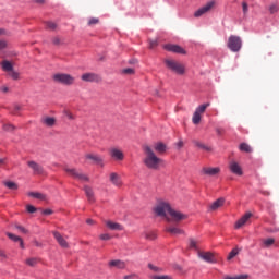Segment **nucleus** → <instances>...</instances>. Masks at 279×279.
Returning <instances> with one entry per match:
<instances>
[{"instance_id": "1", "label": "nucleus", "mask_w": 279, "mask_h": 279, "mask_svg": "<svg viewBox=\"0 0 279 279\" xmlns=\"http://www.w3.org/2000/svg\"><path fill=\"white\" fill-rule=\"evenodd\" d=\"M155 213L156 215H158V217H165L167 221H172L173 223H180V221L189 219V216L186 214H183L178 209H173L171 207V204L167 202L159 203L155 207Z\"/></svg>"}, {"instance_id": "2", "label": "nucleus", "mask_w": 279, "mask_h": 279, "mask_svg": "<svg viewBox=\"0 0 279 279\" xmlns=\"http://www.w3.org/2000/svg\"><path fill=\"white\" fill-rule=\"evenodd\" d=\"M144 153L146 155V157L144 158V165L148 169L158 171V169H160V166L165 162V160L156 156V153H154V149H151L149 146H144Z\"/></svg>"}, {"instance_id": "3", "label": "nucleus", "mask_w": 279, "mask_h": 279, "mask_svg": "<svg viewBox=\"0 0 279 279\" xmlns=\"http://www.w3.org/2000/svg\"><path fill=\"white\" fill-rule=\"evenodd\" d=\"M52 80L63 86H73V84H75V76L66 73H57L52 76Z\"/></svg>"}, {"instance_id": "4", "label": "nucleus", "mask_w": 279, "mask_h": 279, "mask_svg": "<svg viewBox=\"0 0 279 279\" xmlns=\"http://www.w3.org/2000/svg\"><path fill=\"white\" fill-rule=\"evenodd\" d=\"M165 64L168 69H170V71L177 73V75H184V73H186V68L184 66V64L175 60L166 59Z\"/></svg>"}, {"instance_id": "5", "label": "nucleus", "mask_w": 279, "mask_h": 279, "mask_svg": "<svg viewBox=\"0 0 279 279\" xmlns=\"http://www.w3.org/2000/svg\"><path fill=\"white\" fill-rule=\"evenodd\" d=\"M65 173L73 178L74 180H78V182H89L90 178L86 175L82 170H77L75 168H64Z\"/></svg>"}, {"instance_id": "6", "label": "nucleus", "mask_w": 279, "mask_h": 279, "mask_svg": "<svg viewBox=\"0 0 279 279\" xmlns=\"http://www.w3.org/2000/svg\"><path fill=\"white\" fill-rule=\"evenodd\" d=\"M227 47L230 49V51L236 53L241 51V47H243V41L241 40V37L236 35H231L228 39Z\"/></svg>"}, {"instance_id": "7", "label": "nucleus", "mask_w": 279, "mask_h": 279, "mask_svg": "<svg viewBox=\"0 0 279 279\" xmlns=\"http://www.w3.org/2000/svg\"><path fill=\"white\" fill-rule=\"evenodd\" d=\"M209 106L210 102H206L196 108L192 117V123H194V125H199V123L202 122V114L206 112V108H208Z\"/></svg>"}, {"instance_id": "8", "label": "nucleus", "mask_w": 279, "mask_h": 279, "mask_svg": "<svg viewBox=\"0 0 279 279\" xmlns=\"http://www.w3.org/2000/svg\"><path fill=\"white\" fill-rule=\"evenodd\" d=\"M215 5H216L215 0L207 2L205 5H203L202 8H199L194 12L195 19H199V16H204V14H208V12H210V10L215 8Z\"/></svg>"}, {"instance_id": "9", "label": "nucleus", "mask_w": 279, "mask_h": 279, "mask_svg": "<svg viewBox=\"0 0 279 279\" xmlns=\"http://www.w3.org/2000/svg\"><path fill=\"white\" fill-rule=\"evenodd\" d=\"M86 160H90L92 165H104V157L99 154L88 153L85 155Z\"/></svg>"}, {"instance_id": "10", "label": "nucleus", "mask_w": 279, "mask_h": 279, "mask_svg": "<svg viewBox=\"0 0 279 279\" xmlns=\"http://www.w3.org/2000/svg\"><path fill=\"white\" fill-rule=\"evenodd\" d=\"M201 173L203 175H208L209 178H215V175H219V173H221V168H219V167H216V168L204 167L202 169Z\"/></svg>"}, {"instance_id": "11", "label": "nucleus", "mask_w": 279, "mask_h": 279, "mask_svg": "<svg viewBox=\"0 0 279 279\" xmlns=\"http://www.w3.org/2000/svg\"><path fill=\"white\" fill-rule=\"evenodd\" d=\"M198 258H202V260H205V263H217V259H215V254L211 252H198Z\"/></svg>"}, {"instance_id": "12", "label": "nucleus", "mask_w": 279, "mask_h": 279, "mask_svg": "<svg viewBox=\"0 0 279 279\" xmlns=\"http://www.w3.org/2000/svg\"><path fill=\"white\" fill-rule=\"evenodd\" d=\"M27 166L29 167V169L33 170V173L35 175H43L45 173V170L43 169V166H40L36 161H28Z\"/></svg>"}, {"instance_id": "13", "label": "nucleus", "mask_w": 279, "mask_h": 279, "mask_svg": "<svg viewBox=\"0 0 279 279\" xmlns=\"http://www.w3.org/2000/svg\"><path fill=\"white\" fill-rule=\"evenodd\" d=\"M109 180L113 186H117L118 189H121L123 186V182L121 181V177L117 172H111L109 174Z\"/></svg>"}, {"instance_id": "14", "label": "nucleus", "mask_w": 279, "mask_h": 279, "mask_svg": "<svg viewBox=\"0 0 279 279\" xmlns=\"http://www.w3.org/2000/svg\"><path fill=\"white\" fill-rule=\"evenodd\" d=\"M163 48L166 49V51H171L172 53H181L182 56L186 53V50L178 45L168 44Z\"/></svg>"}, {"instance_id": "15", "label": "nucleus", "mask_w": 279, "mask_h": 279, "mask_svg": "<svg viewBox=\"0 0 279 279\" xmlns=\"http://www.w3.org/2000/svg\"><path fill=\"white\" fill-rule=\"evenodd\" d=\"M229 169L234 175H243V168H241V165L236 161H230Z\"/></svg>"}, {"instance_id": "16", "label": "nucleus", "mask_w": 279, "mask_h": 279, "mask_svg": "<svg viewBox=\"0 0 279 279\" xmlns=\"http://www.w3.org/2000/svg\"><path fill=\"white\" fill-rule=\"evenodd\" d=\"M109 154H110V157L117 161H121L123 160V158H125V155H123V151L119 148H111L109 150Z\"/></svg>"}, {"instance_id": "17", "label": "nucleus", "mask_w": 279, "mask_h": 279, "mask_svg": "<svg viewBox=\"0 0 279 279\" xmlns=\"http://www.w3.org/2000/svg\"><path fill=\"white\" fill-rule=\"evenodd\" d=\"M83 82H99L101 78L95 73H84L81 76Z\"/></svg>"}, {"instance_id": "18", "label": "nucleus", "mask_w": 279, "mask_h": 279, "mask_svg": "<svg viewBox=\"0 0 279 279\" xmlns=\"http://www.w3.org/2000/svg\"><path fill=\"white\" fill-rule=\"evenodd\" d=\"M105 226L109 229V230H113V231H118L120 232L121 230H123V225L114 222L112 220H106L105 221Z\"/></svg>"}, {"instance_id": "19", "label": "nucleus", "mask_w": 279, "mask_h": 279, "mask_svg": "<svg viewBox=\"0 0 279 279\" xmlns=\"http://www.w3.org/2000/svg\"><path fill=\"white\" fill-rule=\"evenodd\" d=\"M251 218H252V213H246L244 216L241 217V219H239L235 222V229L239 230V228H243V226H245Z\"/></svg>"}, {"instance_id": "20", "label": "nucleus", "mask_w": 279, "mask_h": 279, "mask_svg": "<svg viewBox=\"0 0 279 279\" xmlns=\"http://www.w3.org/2000/svg\"><path fill=\"white\" fill-rule=\"evenodd\" d=\"M52 234H53L56 241L59 243V245H60L61 247H63V248H65V250H66V247H69V242H66V241L64 240V236H62V234H60V232L53 231Z\"/></svg>"}, {"instance_id": "21", "label": "nucleus", "mask_w": 279, "mask_h": 279, "mask_svg": "<svg viewBox=\"0 0 279 279\" xmlns=\"http://www.w3.org/2000/svg\"><path fill=\"white\" fill-rule=\"evenodd\" d=\"M223 204H226V198L220 197L209 205V210L211 213H215V210H219V208H221Z\"/></svg>"}, {"instance_id": "22", "label": "nucleus", "mask_w": 279, "mask_h": 279, "mask_svg": "<svg viewBox=\"0 0 279 279\" xmlns=\"http://www.w3.org/2000/svg\"><path fill=\"white\" fill-rule=\"evenodd\" d=\"M7 236H9V239L11 241H13L14 243H19L20 244V247L22 250L25 248V244L23 243V239L14 233H7Z\"/></svg>"}, {"instance_id": "23", "label": "nucleus", "mask_w": 279, "mask_h": 279, "mask_svg": "<svg viewBox=\"0 0 279 279\" xmlns=\"http://www.w3.org/2000/svg\"><path fill=\"white\" fill-rule=\"evenodd\" d=\"M43 125H46V128H53L56 125V118L53 117H43L41 118Z\"/></svg>"}, {"instance_id": "24", "label": "nucleus", "mask_w": 279, "mask_h": 279, "mask_svg": "<svg viewBox=\"0 0 279 279\" xmlns=\"http://www.w3.org/2000/svg\"><path fill=\"white\" fill-rule=\"evenodd\" d=\"M84 192H85V195H86L88 202H90L93 204V202H95V192L93 191V187L85 185Z\"/></svg>"}, {"instance_id": "25", "label": "nucleus", "mask_w": 279, "mask_h": 279, "mask_svg": "<svg viewBox=\"0 0 279 279\" xmlns=\"http://www.w3.org/2000/svg\"><path fill=\"white\" fill-rule=\"evenodd\" d=\"M109 267H116L117 269H125L126 265L125 262L121 259H114L109 262Z\"/></svg>"}, {"instance_id": "26", "label": "nucleus", "mask_w": 279, "mask_h": 279, "mask_svg": "<svg viewBox=\"0 0 279 279\" xmlns=\"http://www.w3.org/2000/svg\"><path fill=\"white\" fill-rule=\"evenodd\" d=\"M154 149L157 151V154H165V151H167V145L162 142H158L155 143Z\"/></svg>"}, {"instance_id": "27", "label": "nucleus", "mask_w": 279, "mask_h": 279, "mask_svg": "<svg viewBox=\"0 0 279 279\" xmlns=\"http://www.w3.org/2000/svg\"><path fill=\"white\" fill-rule=\"evenodd\" d=\"M1 66H2V71H5L7 73L14 71V66L8 60L2 61Z\"/></svg>"}, {"instance_id": "28", "label": "nucleus", "mask_w": 279, "mask_h": 279, "mask_svg": "<svg viewBox=\"0 0 279 279\" xmlns=\"http://www.w3.org/2000/svg\"><path fill=\"white\" fill-rule=\"evenodd\" d=\"M166 231L169 232V234H184V230L173 226L167 227Z\"/></svg>"}, {"instance_id": "29", "label": "nucleus", "mask_w": 279, "mask_h": 279, "mask_svg": "<svg viewBox=\"0 0 279 279\" xmlns=\"http://www.w3.org/2000/svg\"><path fill=\"white\" fill-rule=\"evenodd\" d=\"M40 263V259L37 257H29L25 260V264L28 267H36V265H38Z\"/></svg>"}, {"instance_id": "30", "label": "nucleus", "mask_w": 279, "mask_h": 279, "mask_svg": "<svg viewBox=\"0 0 279 279\" xmlns=\"http://www.w3.org/2000/svg\"><path fill=\"white\" fill-rule=\"evenodd\" d=\"M274 243H276V239H274V238H267V239L262 240V246L266 247V248L271 247V245H274Z\"/></svg>"}, {"instance_id": "31", "label": "nucleus", "mask_w": 279, "mask_h": 279, "mask_svg": "<svg viewBox=\"0 0 279 279\" xmlns=\"http://www.w3.org/2000/svg\"><path fill=\"white\" fill-rule=\"evenodd\" d=\"M28 196L34 197L35 199H41V201L47 199V196L45 194L38 193V192H31L28 193Z\"/></svg>"}, {"instance_id": "32", "label": "nucleus", "mask_w": 279, "mask_h": 279, "mask_svg": "<svg viewBox=\"0 0 279 279\" xmlns=\"http://www.w3.org/2000/svg\"><path fill=\"white\" fill-rule=\"evenodd\" d=\"M194 145L195 147H198V149H204L205 151H211V148L209 146L205 145L199 141H194Z\"/></svg>"}, {"instance_id": "33", "label": "nucleus", "mask_w": 279, "mask_h": 279, "mask_svg": "<svg viewBox=\"0 0 279 279\" xmlns=\"http://www.w3.org/2000/svg\"><path fill=\"white\" fill-rule=\"evenodd\" d=\"M240 151H245L246 154H252V146L247 143L240 144Z\"/></svg>"}, {"instance_id": "34", "label": "nucleus", "mask_w": 279, "mask_h": 279, "mask_svg": "<svg viewBox=\"0 0 279 279\" xmlns=\"http://www.w3.org/2000/svg\"><path fill=\"white\" fill-rule=\"evenodd\" d=\"M4 186H7V189H10V191H16L19 189V185L12 181H5Z\"/></svg>"}, {"instance_id": "35", "label": "nucleus", "mask_w": 279, "mask_h": 279, "mask_svg": "<svg viewBox=\"0 0 279 279\" xmlns=\"http://www.w3.org/2000/svg\"><path fill=\"white\" fill-rule=\"evenodd\" d=\"M239 252H241L238 247L233 248L228 257H227V260H232V258H234L235 256H239Z\"/></svg>"}, {"instance_id": "36", "label": "nucleus", "mask_w": 279, "mask_h": 279, "mask_svg": "<svg viewBox=\"0 0 279 279\" xmlns=\"http://www.w3.org/2000/svg\"><path fill=\"white\" fill-rule=\"evenodd\" d=\"M250 275H235V276H225L223 279H247Z\"/></svg>"}, {"instance_id": "37", "label": "nucleus", "mask_w": 279, "mask_h": 279, "mask_svg": "<svg viewBox=\"0 0 279 279\" xmlns=\"http://www.w3.org/2000/svg\"><path fill=\"white\" fill-rule=\"evenodd\" d=\"M145 239H147L148 241H154L156 240V232L154 231H148L144 234Z\"/></svg>"}, {"instance_id": "38", "label": "nucleus", "mask_w": 279, "mask_h": 279, "mask_svg": "<svg viewBox=\"0 0 279 279\" xmlns=\"http://www.w3.org/2000/svg\"><path fill=\"white\" fill-rule=\"evenodd\" d=\"M150 279H173V277L169 275H151Z\"/></svg>"}, {"instance_id": "39", "label": "nucleus", "mask_w": 279, "mask_h": 279, "mask_svg": "<svg viewBox=\"0 0 279 279\" xmlns=\"http://www.w3.org/2000/svg\"><path fill=\"white\" fill-rule=\"evenodd\" d=\"M148 268H150V270L155 271L156 274H162V268L155 266L154 264H148Z\"/></svg>"}, {"instance_id": "40", "label": "nucleus", "mask_w": 279, "mask_h": 279, "mask_svg": "<svg viewBox=\"0 0 279 279\" xmlns=\"http://www.w3.org/2000/svg\"><path fill=\"white\" fill-rule=\"evenodd\" d=\"M46 27L50 29L51 32L56 31L58 27V24L56 22H46Z\"/></svg>"}, {"instance_id": "41", "label": "nucleus", "mask_w": 279, "mask_h": 279, "mask_svg": "<svg viewBox=\"0 0 279 279\" xmlns=\"http://www.w3.org/2000/svg\"><path fill=\"white\" fill-rule=\"evenodd\" d=\"M16 230H19L20 232H22V234H29V230H27L25 227L21 226V225H15Z\"/></svg>"}, {"instance_id": "42", "label": "nucleus", "mask_w": 279, "mask_h": 279, "mask_svg": "<svg viewBox=\"0 0 279 279\" xmlns=\"http://www.w3.org/2000/svg\"><path fill=\"white\" fill-rule=\"evenodd\" d=\"M270 14H276V12H278L279 10V7L278 4L274 3V4H270L269 8H268Z\"/></svg>"}, {"instance_id": "43", "label": "nucleus", "mask_w": 279, "mask_h": 279, "mask_svg": "<svg viewBox=\"0 0 279 279\" xmlns=\"http://www.w3.org/2000/svg\"><path fill=\"white\" fill-rule=\"evenodd\" d=\"M122 73H124V75H134L135 71L132 68H126L122 70Z\"/></svg>"}, {"instance_id": "44", "label": "nucleus", "mask_w": 279, "mask_h": 279, "mask_svg": "<svg viewBox=\"0 0 279 279\" xmlns=\"http://www.w3.org/2000/svg\"><path fill=\"white\" fill-rule=\"evenodd\" d=\"M99 239L101 241H110V239H112V235L108 234V233H102V234H100Z\"/></svg>"}, {"instance_id": "45", "label": "nucleus", "mask_w": 279, "mask_h": 279, "mask_svg": "<svg viewBox=\"0 0 279 279\" xmlns=\"http://www.w3.org/2000/svg\"><path fill=\"white\" fill-rule=\"evenodd\" d=\"M242 10H243L244 16H247V12L250 11L247 2H242Z\"/></svg>"}, {"instance_id": "46", "label": "nucleus", "mask_w": 279, "mask_h": 279, "mask_svg": "<svg viewBox=\"0 0 279 279\" xmlns=\"http://www.w3.org/2000/svg\"><path fill=\"white\" fill-rule=\"evenodd\" d=\"M190 250H197V241L190 239Z\"/></svg>"}, {"instance_id": "47", "label": "nucleus", "mask_w": 279, "mask_h": 279, "mask_svg": "<svg viewBox=\"0 0 279 279\" xmlns=\"http://www.w3.org/2000/svg\"><path fill=\"white\" fill-rule=\"evenodd\" d=\"M97 23H99V19H97V17H90L89 20H88V25L89 26H93V25H97Z\"/></svg>"}, {"instance_id": "48", "label": "nucleus", "mask_w": 279, "mask_h": 279, "mask_svg": "<svg viewBox=\"0 0 279 279\" xmlns=\"http://www.w3.org/2000/svg\"><path fill=\"white\" fill-rule=\"evenodd\" d=\"M10 77H12V80H19V72L12 70L10 73H9Z\"/></svg>"}, {"instance_id": "49", "label": "nucleus", "mask_w": 279, "mask_h": 279, "mask_svg": "<svg viewBox=\"0 0 279 279\" xmlns=\"http://www.w3.org/2000/svg\"><path fill=\"white\" fill-rule=\"evenodd\" d=\"M155 47H158V39H153L149 41V48L155 49Z\"/></svg>"}, {"instance_id": "50", "label": "nucleus", "mask_w": 279, "mask_h": 279, "mask_svg": "<svg viewBox=\"0 0 279 279\" xmlns=\"http://www.w3.org/2000/svg\"><path fill=\"white\" fill-rule=\"evenodd\" d=\"M3 130H5V132H12L14 130V125H12V124H4L3 125Z\"/></svg>"}, {"instance_id": "51", "label": "nucleus", "mask_w": 279, "mask_h": 279, "mask_svg": "<svg viewBox=\"0 0 279 279\" xmlns=\"http://www.w3.org/2000/svg\"><path fill=\"white\" fill-rule=\"evenodd\" d=\"M123 279H138V275L136 274L125 275Z\"/></svg>"}, {"instance_id": "52", "label": "nucleus", "mask_w": 279, "mask_h": 279, "mask_svg": "<svg viewBox=\"0 0 279 279\" xmlns=\"http://www.w3.org/2000/svg\"><path fill=\"white\" fill-rule=\"evenodd\" d=\"M8 255L5 254V251L0 248V260H7Z\"/></svg>"}, {"instance_id": "53", "label": "nucleus", "mask_w": 279, "mask_h": 279, "mask_svg": "<svg viewBox=\"0 0 279 279\" xmlns=\"http://www.w3.org/2000/svg\"><path fill=\"white\" fill-rule=\"evenodd\" d=\"M26 210H27V213L33 214V213H36V207H34L33 205H27Z\"/></svg>"}, {"instance_id": "54", "label": "nucleus", "mask_w": 279, "mask_h": 279, "mask_svg": "<svg viewBox=\"0 0 279 279\" xmlns=\"http://www.w3.org/2000/svg\"><path fill=\"white\" fill-rule=\"evenodd\" d=\"M52 44L53 45H62V39H60V37H53L52 38Z\"/></svg>"}, {"instance_id": "55", "label": "nucleus", "mask_w": 279, "mask_h": 279, "mask_svg": "<svg viewBox=\"0 0 279 279\" xmlns=\"http://www.w3.org/2000/svg\"><path fill=\"white\" fill-rule=\"evenodd\" d=\"M64 114L70 119V121H73L75 119V116H73L71 111H65Z\"/></svg>"}, {"instance_id": "56", "label": "nucleus", "mask_w": 279, "mask_h": 279, "mask_svg": "<svg viewBox=\"0 0 279 279\" xmlns=\"http://www.w3.org/2000/svg\"><path fill=\"white\" fill-rule=\"evenodd\" d=\"M8 47V41L5 40H0V50H3Z\"/></svg>"}, {"instance_id": "57", "label": "nucleus", "mask_w": 279, "mask_h": 279, "mask_svg": "<svg viewBox=\"0 0 279 279\" xmlns=\"http://www.w3.org/2000/svg\"><path fill=\"white\" fill-rule=\"evenodd\" d=\"M43 215H53V210H51V209H45V210L43 211Z\"/></svg>"}, {"instance_id": "58", "label": "nucleus", "mask_w": 279, "mask_h": 279, "mask_svg": "<svg viewBox=\"0 0 279 279\" xmlns=\"http://www.w3.org/2000/svg\"><path fill=\"white\" fill-rule=\"evenodd\" d=\"M86 223H87L88 226H93V223H95V220H93V219H87V220H86Z\"/></svg>"}, {"instance_id": "59", "label": "nucleus", "mask_w": 279, "mask_h": 279, "mask_svg": "<svg viewBox=\"0 0 279 279\" xmlns=\"http://www.w3.org/2000/svg\"><path fill=\"white\" fill-rule=\"evenodd\" d=\"M0 36H5V29L0 28Z\"/></svg>"}, {"instance_id": "60", "label": "nucleus", "mask_w": 279, "mask_h": 279, "mask_svg": "<svg viewBox=\"0 0 279 279\" xmlns=\"http://www.w3.org/2000/svg\"><path fill=\"white\" fill-rule=\"evenodd\" d=\"M178 147H184V142H182V141H180V142H178Z\"/></svg>"}, {"instance_id": "61", "label": "nucleus", "mask_w": 279, "mask_h": 279, "mask_svg": "<svg viewBox=\"0 0 279 279\" xmlns=\"http://www.w3.org/2000/svg\"><path fill=\"white\" fill-rule=\"evenodd\" d=\"M36 3H45V0H35Z\"/></svg>"}, {"instance_id": "62", "label": "nucleus", "mask_w": 279, "mask_h": 279, "mask_svg": "<svg viewBox=\"0 0 279 279\" xmlns=\"http://www.w3.org/2000/svg\"><path fill=\"white\" fill-rule=\"evenodd\" d=\"M217 134H221L222 130L221 129H216Z\"/></svg>"}, {"instance_id": "63", "label": "nucleus", "mask_w": 279, "mask_h": 279, "mask_svg": "<svg viewBox=\"0 0 279 279\" xmlns=\"http://www.w3.org/2000/svg\"><path fill=\"white\" fill-rule=\"evenodd\" d=\"M5 162V159H0V165H3Z\"/></svg>"}, {"instance_id": "64", "label": "nucleus", "mask_w": 279, "mask_h": 279, "mask_svg": "<svg viewBox=\"0 0 279 279\" xmlns=\"http://www.w3.org/2000/svg\"><path fill=\"white\" fill-rule=\"evenodd\" d=\"M3 93H8V87L2 88Z\"/></svg>"}]
</instances>
